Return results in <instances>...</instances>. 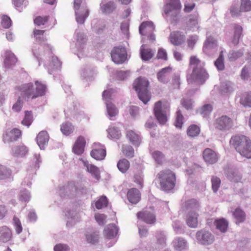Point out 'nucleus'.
Wrapping results in <instances>:
<instances>
[{
    "mask_svg": "<svg viewBox=\"0 0 251 251\" xmlns=\"http://www.w3.org/2000/svg\"><path fill=\"white\" fill-rule=\"evenodd\" d=\"M189 66L192 69L190 74H187L186 79L188 82L198 81L203 83L209 77L208 74L201 64V60L196 55H192L189 58Z\"/></svg>",
    "mask_w": 251,
    "mask_h": 251,
    "instance_id": "nucleus-1",
    "label": "nucleus"
},
{
    "mask_svg": "<svg viewBox=\"0 0 251 251\" xmlns=\"http://www.w3.org/2000/svg\"><path fill=\"white\" fill-rule=\"evenodd\" d=\"M17 90L23 99L28 100L44 96L46 87L44 84L37 81L34 84L32 83L24 84L18 87Z\"/></svg>",
    "mask_w": 251,
    "mask_h": 251,
    "instance_id": "nucleus-2",
    "label": "nucleus"
},
{
    "mask_svg": "<svg viewBox=\"0 0 251 251\" xmlns=\"http://www.w3.org/2000/svg\"><path fill=\"white\" fill-rule=\"evenodd\" d=\"M230 144L242 156L248 158H251V140L244 135L232 136Z\"/></svg>",
    "mask_w": 251,
    "mask_h": 251,
    "instance_id": "nucleus-3",
    "label": "nucleus"
},
{
    "mask_svg": "<svg viewBox=\"0 0 251 251\" xmlns=\"http://www.w3.org/2000/svg\"><path fill=\"white\" fill-rule=\"evenodd\" d=\"M156 178L159 182L160 189L162 191H170L176 186V175L170 169L161 171L157 174Z\"/></svg>",
    "mask_w": 251,
    "mask_h": 251,
    "instance_id": "nucleus-4",
    "label": "nucleus"
},
{
    "mask_svg": "<svg viewBox=\"0 0 251 251\" xmlns=\"http://www.w3.org/2000/svg\"><path fill=\"white\" fill-rule=\"evenodd\" d=\"M149 82L145 77H139L133 83V88L138 93L139 99L146 104L151 99L148 91Z\"/></svg>",
    "mask_w": 251,
    "mask_h": 251,
    "instance_id": "nucleus-5",
    "label": "nucleus"
},
{
    "mask_svg": "<svg viewBox=\"0 0 251 251\" xmlns=\"http://www.w3.org/2000/svg\"><path fill=\"white\" fill-rule=\"evenodd\" d=\"M182 5L180 0H166L163 12L167 17L170 16L172 23L178 20Z\"/></svg>",
    "mask_w": 251,
    "mask_h": 251,
    "instance_id": "nucleus-6",
    "label": "nucleus"
},
{
    "mask_svg": "<svg viewBox=\"0 0 251 251\" xmlns=\"http://www.w3.org/2000/svg\"><path fill=\"white\" fill-rule=\"evenodd\" d=\"M215 128L220 131H227L233 126V121L226 115H222L217 118L213 123Z\"/></svg>",
    "mask_w": 251,
    "mask_h": 251,
    "instance_id": "nucleus-7",
    "label": "nucleus"
},
{
    "mask_svg": "<svg viewBox=\"0 0 251 251\" xmlns=\"http://www.w3.org/2000/svg\"><path fill=\"white\" fill-rule=\"evenodd\" d=\"M111 56L113 61L116 64H122L126 59V49L122 46L114 47L111 51Z\"/></svg>",
    "mask_w": 251,
    "mask_h": 251,
    "instance_id": "nucleus-8",
    "label": "nucleus"
},
{
    "mask_svg": "<svg viewBox=\"0 0 251 251\" xmlns=\"http://www.w3.org/2000/svg\"><path fill=\"white\" fill-rule=\"evenodd\" d=\"M155 29V26L151 22H143L139 26V32L142 35H148V39L149 40L154 41L155 40V37L154 34H153V32Z\"/></svg>",
    "mask_w": 251,
    "mask_h": 251,
    "instance_id": "nucleus-9",
    "label": "nucleus"
},
{
    "mask_svg": "<svg viewBox=\"0 0 251 251\" xmlns=\"http://www.w3.org/2000/svg\"><path fill=\"white\" fill-rule=\"evenodd\" d=\"M90 155L92 157L97 160H102L104 159L106 155L105 147L100 143L94 144L93 149L90 152Z\"/></svg>",
    "mask_w": 251,
    "mask_h": 251,
    "instance_id": "nucleus-10",
    "label": "nucleus"
},
{
    "mask_svg": "<svg viewBox=\"0 0 251 251\" xmlns=\"http://www.w3.org/2000/svg\"><path fill=\"white\" fill-rule=\"evenodd\" d=\"M21 136V131L18 128H15L4 132L2 135V140L4 143H9L17 140Z\"/></svg>",
    "mask_w": 251,
    "mask_h": 251,
    "instance_id": "nucleus-11",
    "label": "nucleus"
},
{
    "mask_svg": "<svg viewBox=\"0 0 251 251\" xmlns=\"http://www.w3.org/2000/svg\"><path fill=\"white\" fill-rule=\"evenodd\" d=\"M153 111L154 115L159 123L165 124L167 121V114L166 111L162 109V102L160 100L155 103Z\"/></svg>",
    "mask_w": 251,
    "mask_h": 251,
    "instance_id": "nucleus-12",
    "label": "nucleus"
},
{
    "mask_svg": "<svg viewBox=\"0 0 251 251\" xmlns=\"http://www.w3.org/2000/svg\"><path fill=\"white\" fill-rule=\"evenodd\" d=\"M173 71V68L168 66L160 70L156 76L158 81L163 84H167L170 80V75Z\"/></svg>",
    "mask_w": 251,
    "mask_h": 251,
    "instance_id": "nucleus-13",
    "label": "nucleus"
},
{
    "mask_svg": "<svg viewBox=\"0 0 251 251\" xmlns=\"http://www.w3.org/2000/svg\"><path fill=\"white\" fill-rule=\"evenodd\" d=\"M137 217L138 219H140L148 224H153L156 221L155 216L153 210L139 212L137 213Z\"/></svg>",
    "mask_w": 251,
    "mask_h": 251,
    "instance_id": "nucleus-14",
    "label": "nucleus"
},
{
    "mask_svg": "<svg viewBox=\"0 0 251 251\" xmlns=\"http://www.w3.org/2000/svg\"><path fill=\"white\" fill-rule=\"evenodd\" d=\"M86 145L85 137L82 135L78 136L73 147V152L77 155H81L84 151Z\"/></svg>",
    "mask_w": 251,
    "mask_h": 251,
    "instance_id": "nucleus-15",
    "label": "nucleus"
},
{
    "mask_svg": "<svg viewBox=\"0 0 251 251\" xmlns=\"http://www.w3.org/2000/svg\"><path fill=\"white\" fill-rule=\"evenodd\" d=\"M169 40L174 46H178L184 43L185 36L179 31H174L170 33Z\"/></svg>",
    "mask_w": 251,
    "mask_h": 251,
    "instance_id": "nucleus-16",
    "label": "nucleus"
},
{
    "mask_svg": "<svg viewBox=\"0 0 251 251\" xmlns=\"http://www.w3.org/2000/svg\"><path fill=\"white\" fill-rule=\"evenodd\" d=\"M197 239L202 244H209L213 242L214 238L208 231H200L196 234Z\"/></svg>",
    "mask_w": 251,
    "mask_h": 251,
    "instance_id": "nucleus-17",
    "label": "nucleus"
},
{
    "mask_svg": "<svg viewBox=\"0 0 251 251\" xmlns=\"http://www.w3.org/2000/svg\"><path fill=\"white\" fill-rule=\"evenodd\" d=\"M50 137L46 131L42 130L37 135L36 142L41 149L44 150L48 144Z\"/></svg>",
    "mask_w": 251,
    "mask_h": 251,
    "instance_id": "nucleus-18",
    "label": "nucleus"
},
{
    "mask_svg": "<svg viewBox=\"0 0 251 251\" xmlns=\"http://www.w3.org/2000/svg\"><path fill=\"white\" fill-rule=\"evenodd\" d=\"M203 158L205 162L209 164H214L218 160L216 153L209 148H206L204 150Z\"/></svg>",
    "mask_w": 251,
    "mask_h": 251,
    "instance_id": "nucleus-19",
    "label": "nucleus"
},
{
    "mask_svg": "<svg viewBox=\"0 0 251 251\" xmlns=\"http://www.w3.org/2000/svg\"><path fill=\"white\" fill-rule=\"evenodd\" d=\"M80 160L83 162L84 166L87 168V171L99 180L100 177L99 168L94 165L89 164L88 161L83 160L82 158Z\"/></svg>",
    "mask_w": 251,
    "mask_h": 251,
    "instance_id": "nucleus-20",
    "label": "nucleus"
},
{
    "mask_svg": "<svg viewBox=\"0 0 251 251\" xmlns=\"http://www.w3.org/2000/svg\"><path fill=\"white\" fill-rule=\"evenodd\" d=\"M127 197L131 203L136 204L141 200V194L137 189L131 188L128 191Z\"/></svg>",
    "mask_w": 251,
    "mask_h": 251,
    "instance_id": "nucleus-21",
    "label": "nucleus"
},
{
    "mask_svg": "<svg viewBox=\"0 0 251 251\" xmlns=\"http://www.w3.org/2000/svg\"><path fill=\"white\" fill-rule=\"evenodd\" d=\"M199 214L195 212L190 211L186 216V224L190 227L196 228L198 225Z\"/></svg>",
    "mask_w": 251,
    "mask_h": 251,
    "instance_id": "nucleus-22",
    "label": "nucleus"
},
{
    "mask_svg": "<svg viewBox=\"0 0 251 251\" xmlns=\"http://www.w3.org/2000/svg\"><path fill=\"white\" fill-rule=\"evenodd\" d=\"M12 237L11 230L7 226L0 227V242L6 243L10 241Z\"/></svg>",
    "mask_w": 251,
    "mask_h": 251,
    "instance_id": "nucleus-23",
    "label": "nucleus"
},
{
    "mask_svg": "<svg viewBox=\"0 0 251 251\" xmlns=\"http://www.w3.org/2000/svg\"><path fill=\"white\" fill-rule=\"evenodd\" d=\"M118 231V228L114 224H109L104 228L103 234L105 238L110 239L116 236Z\"/></svg>",
    "mask_w": 251,
    "mask_h": 251,
    "instance_id": "nucleus-24",
    "label": "nucleus"
},
{
    "mask_svg": "<svg viewBox=\"0 0 251 251\" xmlns=\"http://www.w3.org/2000/svg\"><path fill=\"white\" fill-rule=\"evenodd\" d=\"M232 26L234 34L231 42L234 45H237L239 43L240 38L242 35L243 28L241 25L236 24H233Z\"/></svg>",
    "mask_w": 251,
    "mask_h": 251,
    "instance_id": "nucleus-25",
    "label": "nucleus"
},
{
    "mask_svg": "<svg viewBox=\"0 0 251 251\" xmlns=\"http://www.w3.org/2000/svg\"><path fill=\"white\" fill-rule=\"evenodd\" d=\"M140 55L143 60L148 61L153 57L154 52L151 49L146 48L145 46L142 45L140 48Z\"/></svg>",
    "mask_w": 251,
    "mask_h": 251,
    "instance_id": "nucleus-26",
    "label": "nucleus"
},
{
    "mask_svg": "<svg viewBox=\"0 0 251 251\" xmlns=\"http://www.w3.org/2000/svg\"><path fill=\"white\" fill-rule=\"evenodd\" d=\"M126 137L135 146H138L141 142L139 136L132 130L127 132Z\"/></svg>",
    "mask_w": 251,
    "mask_h": 251,
    "instance_id": "nucleus-27",
    "label": "nucleus"
},
{
    "mask_svg": "<svg viewBox=\"0 0 251 251\" xmlns=\"http://www.w3.org/2000/svg\"><path fill=\"white\" fill-rule=\"evenodd\" d=\"M74 129V126L70 122H65L60 126V130L62 133L66 136H68L72 133Z\"/></svg>",
    "mask_w": 251,
    "mask_h": 251,
    "instance_id": "nucleus-28",
    "label": "nucleus"
},
{
    "mask_svg": "<svg viewBox=\"0 0 251 251\" xmlns=\"http://www.w3.org/2000/svg\"><path fill=\"white\" fill-rule=\"evenodd\" d=\"M240 102L245 107H251V92H247L241 95Z\"/></svg>",
    "mask_w": 251,
    "mask_h": 251,
    "instance_id": "nucleus-29",
    "label": "nucleus"
},
{
    "mask_svg": "<svg viewBox=\"0 0 251 251\" xmlns=\"http://www.w3.org/2000/svg\"><path fill=\"white\" fill-rule=\"evenodd\" d=\"M217 41L212 36L207 37L204 43L203 49L204 51H207L210 49L217 47Z\"/></svg>",
    "mask_w": 251,
    "mask_h": 251,
    "instance_id": "nucleus-30",
    "label": "nucleus"
},
{
    "mask_svg": "<svg viewBox=\"0 0 251 251\" xmlns=\"http://www.w3.org/2000/svg\"><path fill=\"white\" fill-rule=\"evenodd\" d=\"M117 166L121 172L125 173L130 167V163L127 159L123 158L118 162Z\"/></svg>",
    "mask_w": 251,
    "mask_h": 251,
    "instance_id": "nucleus-31",
    "label": "nucleus"
},
{
    "mask_svg": "<svg viewBox=\"0 0 251 251\" xmlns=\"http://www.w3.org/2000/svg\"><path fill=\"white\" fill-rule=\"evenodd\" d=\"M233 216L236 224L243 222L246 219L245 212L240 208H236L233 212Z\"/></svg>",
    "mask_w": 251,
    "mask_h": 251,
    "instance_id": "nucleus-32",
    "label": "nucleus"
},
{
    "mask_svg": "<svg viewBox=\"0 0 251 251\" xmlns=\"http://www.w3.org/2000/svg\"><path fill=\"white\" fill-rule=\"evenodd\" d=\"M122 152L124 156L128 158H132L134 155V149L131 146L128 145H123Z\"/></svg>",
    "mask_w": 251,
    "mask_h": 251,
    "instance_id": "nucleus-33",
    "label": "nucleus"
},
{
    "mask_svg": "<svg viewBox=\"0 0 251 251\" xmlns=\"http://www.w3.org/2000/svg\"><path fill=\"white\" fill-rule=\"evenodd\" d=\"M151 154L152 157L157 164L159 165H162L163 164L164 159V155L162 152L158 151H151Z\"/></svg>",
    "mask_w": 251,
    "mask_h": 251,
    "instance_id": "nucleus-34",
    "label": "nucleus"
},
{
    "mask_svg": "<svg viewBox=\"0 0 251 251\" xmlns=\"http://www.w3.org/2000/svg\"><path fill=\"white\" fill-rule=\"evenodd\" d=\"M227 178L231 181L238 182L241 180L242 177L238 172L230 170L227 174Z\"/></svg>",
    "mask_w": 251,
    "mask_h": 251,
    "instance_id": "nucleus-35",
    "label": "nucleus"
},
{
    "mask_svg": "<svg viewBox=\"0 0 251 251\" xmlns=\"http://www.w3.org/2000/svg\"><path fill=\"white\" fill-rule=\"evenodd\" d=\"M45 30L35 29L33 31V36L37 42H42L46 40V38L44 36Z\"/></svg>",
    "mask_w": 251,
    "mask_h": 251,
    "instance_id": "nucleus-36",
    "label": "nucleus"
},
{
    "mask_svg": "<svg viewBox=\"0 0 251 251\" xmlns=\"http://www.w3.org/2000/svg\"><path fill=\"white\" fill-rule=\"evenodd\" d=\"M107 112L110 117L117 116L118 114V110L115 105L111 102H106Z\"/></svg>",
    "mask_w": 251,
    "mask_h": 251,
    "instance_id": "nucleus-37",
    "label": "nucleus"
},
{
    "mask_svg": "<svg viewBox=\"0 0 251 251\" xmlns=\"http://www.w3.org/2000/svg\"><path fill=\"white\" fill-rule=\"evenodd\" d=\"M200 132V128L196 125L190 126L187 129V134L188 136L194 137L197 136Z\"/></svg>",
    "mask_w": 251,
    "mask_h": 251,
    "instance_id": "nucleus-38",
    "label": "nucleus"
},
{
    "mask_svg": "<svg viewBox=\"0 0 251 251\" xmlns=\"http://www.w3.org/2000/svg\"><path fill=\"white\" fill-rule=\"evenodd\" d=\"M174 246L178 251H181L186 248V241L181 238H178L174 241Z\"/></svg>",
    "mask_w": 251,
    "mask_h": 251,
    "instance_id": "nucleus-39",
    "label": "nucleus"
},
{
    "mask_svg": "<svg viewBox=\"0 0 251 251\" xmlns=\"http://www.w3.org/2000/svg\"><path fill=\"white\" fill-rule=\"evenodd\" d=\"M181 84L180 76L178 74H174L172 76L170 82L171 87L174 89H179Z\"/></svg>",
    "mask_w": 251,
    "mask_h": 251,
    "instance_id": "nucleus-40",
    "label": "nucleus"
},
{
    "mask_svg": "<svg viewBox=\"0 0 251 251\" xmlns=\"http://www.w3.org/2000/svg\"><path fill=\"white\" fill-rule=\"evenodd\" d=\"M115 8L113 2L109 1L106 3L103 4L100 6L101 10L103 13L109 14L113 12Z\"/></svg>",
    "mask_w": 251,
    "mask_h": 251,
    "instance_id": "nucleus-41",
    "label": "nucleus"
},
{
    "mask_svg": "<svg viewBox=\"0 0 251 251\" xmlns=\"http://www.w3.org/2000/svg\"><path fill=\"white\" fill-rule=\"evenodd\" d=\"M33 120L32 113L31 111H25L24 119L22 121V124L29 126Z\"/></svg>",
    "mask_w": 251,
    "mask_h": 251,
    "instance_id": "nucleus-42",
    "label": "nucleus"
},
{
    "mask_svg": "<svg viewBox=\"0 0 251 251\" xmlns=\"http://www.w3.org/2000/svg\"><path fill=\"white\" fill-rule=\"evenodd\" d=\"M109 136L113 139H118L120 138L121 134L120 130L114 126H110L107 130Z\"/></svg>",
    "mask_w": 251,
    "mask_h": 251,
    "instance_id": "nucleus-43",
    "label": "nucleus"
},
{
    "mask_svg": "<svg viewBox=\"0 0 251 251\" xmlns=\"http://www.w3.org/2000/svg\"><path fill=\"white\" fill-rule=\"evenodd\" d=\"M216 227L222 232H225L227 228L228 223L224 219L216 220L215 222Z\"/></svg>",
    "mask_w": 251,
    "mask_h": 251,
    "instance_id": "nucleus-44",
    "label": "nucleus"
},
{
    "mask_svg": "<svg viewBox=\"0 0 251 251\" xmlns=\"http://www.w3.org/2000/svg\"><path fill=\"white\" fill-rule=\"evenodd\" d=\"M183 206L186 209H198L199 204L196 200L191 199L185 201Z\"/></svg>",
    "mask_w": 251,
    "mask_h": 251,
    "instance_id": "nucleus-45",
    "label": "nucleus"
},
{
    "mask_svg": "<svg viewBox=\"0 0 251 251\" xmlns=\"http://www.w3.org/2000/svg\"><path fill=\"white\" fill-rule=\"evenodd\" d=\"M108 204L107 198L102 196H101L95 203V206L98 209H100L103 207H106Z\"/></svg>",
    "mask_w": 251,
    "mask_h": 251,
    "instance_id": "nucleus-46",
    "label": "nucleus"
},
{
    "mask_svg": "<svg viewBox=\"0 0 251 251\" xmlns=\"http://www.w3.org/2000/svg\"><path fill=\"white\" fill-rule=\"evenodd\" d=\"M184 117L182 115L180 110H178L176 113V118L175 121V126L178 128H181L183 124Z\"/></svg>",
    "mask_w": 251,
    "mask_h": 251,
    "instance_id": "nucleus-47",
    "label": "nucleus"
},
{
    "mask_svg": "<svg viewBox=\"0 0 251 251\" xmlns=\"http://www.w3.org/2000/svg\"><path fill=\"white\" fill-rule=\"evenodd\" d=\"M86 241L91 244H95L99 241V235L97 232H95L86 235Z\"/></svg>",
    "mask_w": 251,
    "mask_h": 251,
    "instance_id": "nucleus-48",
    "label": "nucleus"
},
{
    "mask_svg": "<svg viewBox=\"0 0 251 251\" xmlns=\"http://www.w3.org/2000/svg\"><path fill=\"white\" fill-rule=\"evenodd\" d=\"M27 148L25 146H19L13 149V151L18 156L25 155L27 152Z\"/></svg>",
    "mask_w": 251,
    "mask_h": 251,
    "instance_id": "nucleus-49",
    "label": "nucleus"
},
{
    "mask_svg": "<svg viewBox=\"0 0 251 251\" xmlns=\"http://www.w3.org/2000/svg\"><path fill=\"white\" fill-rule=\"evenodd\" d=\"M76 20L78 23L83 24L86 18L88 15V11L87 9L84 10V13L81 14L79 11H75Z\"/></svg>",
    "mask_w": 251,
    "mask_h": 251,
    "instance_id": "nucleus-50",
    "label": "nucleus"
},
{
    "mask_svg": "<svg viewBox=\"0 0 251 251\" xmlns=\"http://www.w3.org/2000/svg\"><path fill=\"white\" fill-rule=\"evenodd\" d=\"M223 51L220 52V55L215 62V65L219 70H223L225 68L224 63Z\"/></svg>",
    "mask_w": 251,
    "mask_h": 251,
    "instance_id": "nucleus-51",
    "label": "nucleus"
},
{
    "mask_svg": "<svg viewBox=\"0 0 251 251\" xmlns=\"http://www.w3.org/2000/svg\"><path fill=\"white\" fill-rule=\"evenodd\" d=\"M198 39L197 35H190L187 39V46L191 50H193Z\"/></svg>",
    "mask_w": 251,
    "mask_h": 251,
    "instance_id": "nucleus-52",
    "label": "nucleus"
},
{
    "mask_svg": "<svg viewBox=\"0 0 251 251\" xmlns=\"http://www.w3.org/2000/svg\"><path fill=\"white\" fill-rule=\"evenodd\" d=\"M211 183L212 190L214 192H217L221 185L220 179L217 176H212L211 177Z\"/></svg>",
    "mask_w": 251,
    "mask_h": 251,
    "instance_id": "nucleus-53",
    "label": "nucleus"
},
{
    "mask_svg": "<svg viewBox=\"0 0 251 251\" xmlns=\"http://www.w3.org/2000/svg\"><path fill=\"white\" fill-rule=\"evenodd\" d=\"M240 9L242 11H251V1L250 0H241Z\"/></svg>",
    "mask_w": 251,
    "mask_h": 251,
    "instance_id": "nucleus-54",
    "label": "nucleus"
},
{
    "mask_svg": "<svg viewBox=\"0 0 251 251\" xmlns=\"http://www.w3.org/2000/svg\"><path fill=\"white\" fill-rule=\"evenodd\" d=\"M48 21L49 16H37L34 19V23L38 26H41L44 25L48 22Z\"/></svg>",
    "mask_w": 251,
    "mask_h": 251,
    "instance_id": "nucleus-55",
    "label": "nucleus"
},
{
    "mask_svg": "<svg viewBox=\"0 0 251 251\" xmlns=\"http://www.w3.org/2000/svg\"><path fill=\"white\" fill-rule=\"evenodd\" d=\"M10 176V171L5 167L0 165V179H5Z\"/></svg>",
    "mask_w": 251,
    "mask_h": 251,
    "instance_id": "nucleus-56",
    "label": "nucleus"
},
{
    "mask_svg": "<svg viewBox=\"0 0 251 251\" xmlns=\"http://www.w3.org/2000/svg\"><path fill=\"white\" fill-rule=\"evenodd\" d=\"M212 109V106L211 104H205L200 109V112L203 117H206L211 113Z\"/></svg>",
    "mask_w": 251,
    "mask_h": 251,
    "instance_id": "nucleus-57",
    "label": "nucleus"
},
{
    "mask_svg": "<svg viewBox=\"0 0 251 251\" xmlns=\"http://www.w3.org/2000/svg\"><path fill=\"white\" fill-rule=\"evenodd\" d=\"M1 25L5 28H8L11 25V20L10 18L6 15H3L1 17Z\"/></svg>",
    "mask_w": 251,
    "mask_h": 251,
    "instance_id": "nucleus-58",
    "label": "nucleus"
},
{
    "mask_svg": "<svg viewBox=\"0 0 251 251\" xmlns=\"http://www.w3.org/2000/svg\"><path fill=\"white\" fill-rule=\"evenodd\" d=\"M5 60L6 61L8 62L10 64H14L17 61V59L14 53L11 51H7L6 52Z\"/></svg>",
    "mask_w": 251,
    "mask_h": 251,
    "instance_id": "nucleus-59",
    "label": "nucleus"
},
{
    "mask_svg": "<svg viewBox=\"0 0 251 251\" xmlns=\"http://www.w3.org/2000/svg\"><path fill=\"white\" fill-rule=\"evenodd\" d=\"M196 4L193 2L186 1L184 4L183 10L185 13H190L195 7Z\"/></svg>",
    "mask_w": 251,
    "mask_h": 251,
    "instance_id": "nucleus-60",
    "label": "nucleus"
},
{
    "mask_svg": "<svg viewBox=\"0 0 251 251\" xmlns=\"http://www.w3.org/2000/svg\"><path fill=\"white\" fill-rule=\"evenodd\" d=\"M243 55V51L241 50L233 51L228 54V58L230 61H234L241 57Z\"/></svg>",
    "mask_w": 251,
    "mask_h": 251,
    "instance_id": "nucleus-61",
    "label": "nucleus"
},
{
    "mask_svg": "<svg viewBox=\"0 0 251 251\" xmlns=\"http://www.w3.org/2000/svg\"><path fill=\"white\" fill-rule=\"evenodd\" d=\"M95 218L100 225H103L105 223L106 216L103 214L97 213L95 215Z\"/></svg>",
    "mask_w": 251,
    "mask_h": 251,
    "instance_id": "nucleus-62",
    "label": "nucleus"
},
{
    "mask_svg": "<svg viewBox=\"0 0 251 251\" xmlns=\"http://www.w3.org/2000/svg\"><path fill=\"white\" fill-rule=\"evenodd\" d=\"M13 222L15 226V230L18 234H20L23 230L21 222L18 218L14 217L13 218Z\"/></svg>",
    "mask_w": 251,
    "mask_h": 251,
    "instance_id": "nucleus-63",
    "label": "nucleus"
},
{
    "mask_svg": "<svg viewBox=\"0 0 251 251\" xmlns=\"http://www.w3.org/2000/svg\"><path fill=\"white\" fill-rule=\"evenodd\" d=\"M70 248L65 244H58L54 247V251H68Z\"/></svg>",
    "mask_w": 251,
    "mask_h": 251,
    "instance_id": "nucleus-64",
    "label": "nucleus"
}]
</instances>
